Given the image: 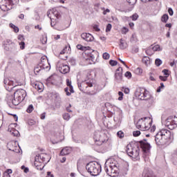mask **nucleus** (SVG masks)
Returning a JSON list of instances; mask_svg holds the SVG:
<instances>
[{"instance_id":"obj_1","label":"nucleus","mask_w":177,"mask_h":177,"mask_svg":"<svg viewBox=\"0 0 177 177\" xmlns=\"http://www.w3.org/2000/svg\"><path fill=\"white\" fill-rule=\"evenodd\" d=\"M174 140V134L167 129H160L155 136V142L158 146H164Z\"/></svg>"},{"instance_id":"obj_2","label":"nucleus","mask_w":177,"mask_h":177,"mask_svg":"<svg viewBox=\"0 0 177 177\" xmlns=\"http://www.w3.org/2000/svg\"><path fill=\"white\" fill-rule=\"evenodd\" d=\"M84 81L81 83H78V88L81 92L86 93V95H95L93 91H91L89 88L93 86V78H92V75L89 72H84L83 75Z\"/></svg>"},{"instance_id":"obj_3","label":"nucleus","mask_w":177,"mask_h":177,"mask_svg":"<svg viewBox=\"0 0 177 177\" xmlns=\"http://www.w3.org/2000/svg\"><path fill=\"white\" fill-rule=\"evenodd\" d=\"M111 167L112 168V171L109 173V175H113V174H117V175H118L120 172H122V174H127L129 169L128 163H119L114 159H111Z\"/></svg>"},{"instance_id":"obj_4","label":"nucleus","mask_w":177,"mask_h":177,"mask_svg":"<svg viewBox=\"0 0 177 177\" xmlns=\"http://www.w3.org/2000/svg\"><path fill=\"white\" fill-rule=\"evenodd\" d=\"M139 144L138 142H131L127 146V153L129 157L134 160H139Z\"/></svg>"},{"instance_id":"obj_5","label":"nucleus","mask_w":177,"mask_h":177,"mask_svg":"<svg viewBox=\"0 0 177 177\" xmlns=\"http://www.w3.org/2000/svg\"><path fill=\"white\" fill-rule=\"evenodd\" d=\"M152 122L153 120L151 118L149 117L142 118L138 121L136 128L140 129V131H149L150 127H151Z\"/></svg>"},{"instance_id":"obj_6","label":"nucleus","mask_w":177,"mask_h":177,"mask_svg":"<svg viewBox=\"0 0 177 177\" xmlns=\"http://www.w3.org/2000/svg\"><path fill=\"white\" fill-rule=\"evenodd\" d=\"M86 169L92 176H97L102 171V166L97 162H91L87 164Z\"/></svg>"},{"instance_id":"obj_7","label":"nucleus","mask_w":177,"mask_h":177,"mask_svg":"<svg viewBox=\"0 0 177 177\" xmlns=\"http://www.w3.org/2000/svg\"><path fill=\"white\" fill-rule=\"evenodd\" d=\"M135 95L140 100H149L151 97L150 92L143 87L138 88Z\"/></svg>"},{"instance_id":"obj_8","label":"nucleus","mask_w":177,"mask_h":177,"mask_svg":"<svg viewBox=\"0 0 177 177\" xmlns=\"http://www.w3.org/2000/svg\"><path fill=\"white\" fill-rule=\"evenodd\" d=\"M93 140L97 146H102L108 140L107 136L103 133H95Z\"/></svg>"},{"instance_id":"obj_9","label":"nucleus","mask_w":177,"mask_h":177,"mask_svg":"<svg viewBox=\"0 0 177 177\" xmlns=\"http://www.w3.org/2000/svg\"><path fill=\"white\" fill-rule=\"evenodd\" d=\"M84 60L86 64H95L96 63V53L95 52L90 53L89 51H85Z\"/></svg>"},{"instance_id":"obj_10","label":"nucleus","mask_w":177,"mask_h":177,"mask_svg":"<svg viewBox=\"0 0 177 177\" xmlns=\"http://www.w3.org/2000/svg\"><path fill=\"white\" fill-rule=\"evenodd\" d=\"M13 6V3L10 0H0V8L4 12L10 10Z\"/></svg>"},{"instance_id":"obj_11","label":"nucleus","mask_w":177,"mask_h":177,"mask_svg":"<svg viewBox=\"0 0 177 177\" xmlns=\"http://www.w3.org/2000/svg\"><path fill=\"white\" fill-rule=\"evenodd\" d=\"M57 67L62 74H67V73H70V66L62 61L58 62Z\"/></svg>"},{"instance_id":"obj_12","label":"nucleus","mask_w":177,"mask_h":177,"mask_svg":"<svg viewBox=\"0 0 177 177\" xmlns=\"http://www.w3.org/2000/svg\"><path fill=\"white\" fill-rule=\"evenodd\" d=\"M7 148L8 150L14 151V153H20V147L16 141H10L7 144Z\"/></svg>"},{"instance_id":"obj_13","label":"nucleus","mask_w":177,"mask_h":177,"mask_svg":"<svg viewBox=\"0 0 177 177\" xmlns=\"http://www.w3.org/2000/svg\"><path fill=\"white\" fill-rule=\"evenodd\" d=\"M165 125L169 129H175L177 125V118L174 117L173 119L169 118L165 121Z\"/></svg>"},{"instance_id":"obj_14","label":"nucleus","mask_w":177,"mask_h":177,"mask_svg":"<svg viewBox=\"0 0 177 177\" xmlns=\"http://www.w3.org/2000/svg\"><path fill=\"white\" fill-rule=\"evenodd\" d=\"M14 96L16 97V99H19L23 102L26 98V96H27V92H26L24 89H18L15 92Z\"/></svg>"},{"instance_id":"obj_15","label":"nucleus","mask_w":177,"mask_h":177,"mask_svg":"<svg viewBox=\"0 0 177 177\" xmlns=\"http://www.w3.org/2000/svg\"><path fill=\"white\" fill-rule=\"evenodd\" d=\"M139 145L142 151L146 153H149V151H150V149H151V146H150V144H149L147 140L140 141Z\"/></svg>"},{"instance_id":"obj_16","label":"nucleus","mask_w":177,"mask_h":177,"mask_svg":"<svg viewBox=\"0 0 177 177\" xmlns=\"http://www.w3.org/2000/svg\"><path fill=\"white\" fill-rule=\"evenodd\" d=\"M70 49H71V48L69 45H66L64 46L63 50L59 53V58L62 59V60H67L66 53H68V52H70Z\"/></svg>"},{"instance_id":"obj_17","label":"nucleus","mask_w":177,"mask_h":177,"mask_svg":"<svg viewBox=\"0 0 177 177\" xmlns=\"http://www.w3.org/2000/svg\"><path fill=\"white\" fill-rule=\"evenodd\" d=\"M81 37L84 41H86V42H93V41H94L95 39V38L92 35H91L90 33H86V32L82 33L81 35Z\"/></svg>"},{"instance_id":"obj_18","label":"nucleus","mask_w":177,"mask_h":177,"mask_svg":"<svg viewBox=\"0 0 177 177\" xmlns=\"http://www.w3.org/2000/svg\"><path fill=\"white\" fill-rule=\"evenodd\" d=\"M15 127L16 125L15 124H11L8 126V132H10L11 135L12 136H19L20 133H19V131H17L16 129H15Z\"/></svg>"},{"instance_id":"obj_19","label":"nucleus","mask_w":177,"mask_h":177,"mask_svg":"<svg viewBox=\"0 0 177 177\" xmlns=\"http://www.w3.org/2000/svg\"><path fill=\"white\" fill-rule=\"evenodd\" d=\"M41 67L42 68H48L49 67V63L48 62V57L46 56H43L41 58Z\"/></svg>"},{"instance_id":"obj_20","label":"nucleus","mask_w":177,"mask_h":177,"mask_svg":"<svg viewBox=\"0 0 177 177\" xmlns=\"http://www.w3.org/2000/svg\"><path fill=\"white\" fill-rule=\"evenodd\" d=\"M104 171L109 175V176H115L117 173H113L112 175L109 174L112 172V167H111V159L109 160V167L107 166L104 167Z\"/></svg>"},{"instance_id":"obj_21","label":"nucleus","mask_w":177,"mask_h":177,"mask_svg":"<svg viewBox=\"0 0 177 177\" xmlns=\"http://www.w3.org/2000/svg\"><path fill=\"white\" fill-rule=\"evenodd\" d=\"M115 78L117 80H122V68L119 67L115 73Z\"/></svg>"},{"instance_id":"obj_22","label":"nucleus","mask_w":177,"mask_h":177,"mask_svg":"<svg viewBox=\"0 0 177 177\" xmlns=\"http://www.w3.org/2000/svg\"><path fill=\"white\" fill-rule=\"evenodd\" d=\"M36 160H38V158H37ZM34 164H35V167L39 171H42L44 169V167H45V164L42 163V162L35 161Z\"/></svg>"},{"instance_id":"obj_23","label":"nucleus","mask_w":177,"mask_h":177,"mask_svg":"<svg viewBox=\"0 0 177 177\" xmlns=\"http://www.w3.org/2000/svg\"><path fill=\"white\" fill-rule=\"evenodd\" d=\"M119 46L120 49H127V48H128V44H127V41L125 40L120 39Z\"/></svg>"},{"instance_id":"obj_24","label":"nucleus","mask_w":177,"mask_h":177,"mask_svg":"<svg viewBox=\"0 0 177 177\" xmlns=\"http://www.w3.org/2000/svg\"><path fill=\"white\" fill-rule=\"evenodd\" d=\"M142 176L144 177H157L154 173L149 171L148 170H145L142 173Z\"/></svg>"},{"instance_id":"obj_25","label":"nucleus","mask_w":177,"mask_h":177,"mask_svg":"<svg viewBox=\"0 0 177 177\" xmlns=\"http://www.w3.org/2000/svg\"><path fill=\"white\" fill-rule=\"evenodd\" d=\"M4 82H5L6 85V84H7V85H8V86H11V87L9 88L10 91H12V88H15V86H17V84H15V82H13V81H12V80H4Z\"/></svg>"},{"instance_id":"obj_26","label":"nucleus","mask_w":177,"mask_h":177,"mask_svg":"<svg viewBox=\"0 0 177 177\" xmlns=\"http://www.w3.org/2000/svg\"><path fill=\"white\" fill-rule=\"evenodd\" d=\"M70 153H71V149L68 147H65L62 149L60 154L61 156H68V154H70Z\"/></svg>"},{"instance_id":"obj_27","label":"nucleus","mask_w":177,"mask_h":177,"mask_svg":"<svg viewBox=\"0 0 177 177\" xmlns=\"http://www.w3.org/2000/svg\"><path fill=\"white\" fill-rule=\"evenodd\" d=\"M39 157L40 158L41 160H42V161L44 164H46V162H49V159L48 158L47 154L41 153V154L39 155Z\"/></svg>"},{"instance_id":"obj_28","label":"nucleus","mask_w":177,"mask_h":177,"mask_svg":"<svg viewBox=\"0 0 177 177\" xmlns=\"http://www.w3.org/2000/svg\"><path fill=\"white\" fill-rule=\"evenodd\" d=\"M65 92L67 96H71V93H74V88L73 87V86H70L69 88L66 87L65 88Z\"/></svg>"},{"instance_id":"obj_29","label":"nucleus","mask_w":177,"mask_h":177,"mask_svg":"<svg viewBox=\"0 0 177 177\" xmlns=\"http://www.w3.org/2000/svg\"><path fill=\"white\" fill-rule=\"evenodd\" d=\"M12 103L14 106H19V104L21 103V101L19 99L16 98L14 95V99L12 100Z\"/></svg>"},{"instance_id":"obj_30","label":"nucleus","mask_w":177,"mask_h":177,"mask_svg":"<svg viewBox=\"0 0 177 177\" xmlns=\"http://www.w3.org/2000/svg\"><path fill=\"white\" fill-rule=\"evenodd\" d=\"M142 63L149 66V64H150V58L149 57H144L142 58Z\"/></svg>"},{"instance_id":"obj_31","label":"nucleus","mask_w":177,"mask_h":177,"mask_svg":"<svg viewBox=\"0 0 177 177\" xmlns=\"http://www.w3.org/2000/svg\"><path fill=\"white\" fill-rule=\"evenodd\" d=\"M134 73L137 75H142V74H143V69H142V68L138 67L135 69Z\"/></svg>"},{"instance_id":"obj_32","label":"nucleus","mask_w":177,"mask_h":177,"mask_svg":"<svg viewBox=\"0 0 177 177\" xmlns=\"http://www.w3.org/2000/svg\"><path fill=\"white\" fill-rule=\"evenodd\" d=\"M168 19H169V17L168 16V15L165 14L162 15L161 20L162 23H167V21H168Z\"/></svg>"},{"instance_id":"obj_33","label":"nucleus","mask_w":177,"mask_h":177,"mask_svg":"<svg viewBox=\"0 0 177 177\" xmlns=\"http://www.w3.org/2000/svg\"><path fill=\"white\" fill-rule=\"evenodd\" d=\"M117 136L118 138H119L120 139H122L124 136H125V133H123L122 131H119L117 133Z\"/></svg>"},{"instance_id":"obj_34","label":"nucleus","mask_w":177,"mask_h":177,"mask_svg":"<svg viewBox=\"0 0 177 177\" xmlns=\"http://www.w3.org/2000/svg\"><path fill=\"white\" fill-rule=\"evenodd\" d=\"M26 111L30 114L34 111V106L32 104H30L28 106V109H26Z\"/></svg>"},{"instance_id":"obj_35","label":"nucleus","mask_w":177,"mask_h":177,"mask_svg":"<svg viewBox=\"0 0 177 177\" xmlns=\"http://www.w3.org/2000/svg\"><path fill=\"white\" fill-rule=\"evenodd\" d=\"M152 50L153 52H157L161 50V48H160V45L157 44L152 47Z\"/></svg>"},{"instance_id":"obj_36","label":"nucleus","mask_w":177,"mask_h":177,"mask_svg":"<svg viewBox=\"0 0 177 177\" xmlns=\"http://www.w3.org/2000/svg\"><path fill=\"white\" fill-rule=\"evenodd\" d=\"M129 32V29H128V28H127L125 26L122 27V29H121L122 34H124L125 35V34H127Z\"/></svg>"},{"instance_id":"obj_37","label":"nucleus","mask_w":177,"mask_h":177,"mask_svg":"<svg viewBox=\"0 0 177 177\" xmlns=\"http://www.w3.org/2000/svg\"><path fill=\"white\" fill-rule=\"evenodd\" d=\"M155 64H156V66H157V67H160V66H161V64H162V61H161V59H156L155 60Z\"/></svg>"},{"instance_id":"obj_38","label":"nucleus","mask_w":177,"mask_h":177,"mask_svg":"<svg viewBox=\"0 0 177 177\" xmlns=\"http://www.w3.org/2000/svg\"><path fill=\"white\" fill-rule=\"evenodd\" d=\"M19 45L21 50H23L26 48V43H24V41L19 42Z\"/></svg>"},{"instance_id":"obj_39","label":"nucleus","mask_w":177,"mask_h":177,"mask_svg":"<svg viewBox=\"0 0 177 177\" xmlns=\"http://www.w3.org/2000/svg\"><path fill=\"white\" fill-rule=\"evenodd\" d=\"M102 57L103 59H104V60H109V59H110V54H109L108 53H104L102 55Z\"/></svg>"},{"instance_id":"obj_40","label":"nucleus","mask_w":177,"mask_h":177,"mask_svg":"<svg viewBox=\"0 0 177 177\" xmlns=\"http://www.w3.org/2000/svg\"><path fill=\"white\" fill-rule=\"evenodd\" d=\"M118 95H119V97L118 98V100H122V99H124V93H122V91H119L118 92Z\"/></svg>"},{"instance_id":"obj_41","label":"nucleus","mask_w":177,"mask_h":177,"mask_svg":"<svg viewBox=\"0 0 177 177\" xmlns=\"http://www.w3.org/2000/svg\"><path fill=\"white\" fill-rule=\"evenodd\" d=\"M63 118H64V120H66V121H68V120H70V114L64 113L63 115Z\"/></svg>"},{"instance_id":"obj_42","label":"nucleus","mask_w":177,"mask_h":177,"mask_svg":"<svg viewBox=\"0 0 177 177\" xmlns=\"http://www.w3.org/2000/svg\"><path fill=\"white\" fill-rule=\"evenodd\" d=\"M112 26L111 24H109L107 26H106V32H109L110 31H111V28H112Z\"/></svg>"},{"instance_id":"obj_43","label":"nucleus","mask_w":177,"mask_h":177,"mask_svg":"<svg viewBox=\"0 0 177 177\" xmlns=\"http://www.w3.org/2000/svg\"><path fill=\"white\" fill-rule=\"evenodd\" d=\"M159 80H160V81L165 82L168 80V76H159Z\"/></svg>"},{"instance_id":"obj_44","label":"nucleus","mask_w":177,"mask_h":177,"mask_svg":"<svg viewBox=\"0 0 177 177\" xmlns=\"http://www.w3.org/2000/svg\"><path fill=\"white\" fill-rule=\"evenodd\" d=\"M109 64L112 66H117L118 64V62L117 61H114V60H110L109 61Z\"/></svg>"},{"instance_id":"obj_45","label":"nucleus","mask_w":177,"mask_h":177,"mask_svg":"<svg viewBox=\"0 0 177 177\" xmlns=\"http://www.w3.org/2000/svg\"><path fill=\"white\" fill-rule=\"evenodd\" d=\"M124 75L127 78H132V73H131V72H129V71L126 72Z\"/></svg>"},{"instance_id":"obj_46","label":"nucleus","mask_w":177,"mask_h":177,"mask_svg":"<svg viewBox=\"0 0 177 177\" xmlns=\"http://www.w3.org/2000/svg\"><path fill=\"white\" fill-rule=\"evenodd\" d=\"M167 69H164L162 73H163L164 75H166V77H169V73Z\"/></svg>"},{"instance_id":"obj_47","label":"nucleus","mask_w":177,"mask_h":177,"mask_svg":"<svg viewBox=\"0 0 177 177\" xmlns=\"http://www.w3.org/2000/svg\"><path fill=\"white\" fill-rule=\"evenodd\" d=\"M140 135V131H136L133 132V136L134 137L139 136Z\"/></svg>"},{"instance_id":"obj_48","label":"nucleus","mask_w":177,"mask_h":177,"mask_svg":"<svg viewBox=\"0 0 177 177\" xmlns=\"http://www.w3.org/2000/svg\"><path fill=\"white\" fill-rule=\"evenodd\" d=\"M139 17V15L138 14H134L131 16V19L133 21H136V20Z\"/></svg>"},{"instance_id":"obj_49","label":"nucleus","mask_w":177,"mask_h":177,"mask_svg":"<svg viewBox=\"0 0 177 177\" xmlns=\"http://www.w3.org/2000/svg\"><path fill=\"white\" fill-rule=\"evenodd\" d=\"M37 158L38 159L37 162H41L42 164H45L41 159L39 157V156H36L35 158V161H37Z\"/></svg>"},{"instance_id":"obj_50","label":"nucleus","mask_w":177,"mask_h":177,"mask_svg":"<svg viewBox=\"0 0 177 177\" xmlns=\"http://www.w3.org/2000/svg\"><path fill=\"white\" fill-rule=\"evenodd\" d=\"M130 5H135L138 0H127Z\"/></svg>"},{"instance_id":"obj_51","label":"nucleus","mask_w":177,"mask_h":177,"mask_svg":"<svg viewBox=\"0 0 177 177\" xmlns=\"http://www.w3.org/2000/svg\"><path fill=\"white\" fill-rule=\"evenodd\" d=\"M84 46H83L81 44H77V48L79 49V50H84Z\"/></svg>"},{"instance_id":"obj_52","label":"nucleus","mask_w":177,"mask_h":177,"mask_svg":"<svg viewBox=\"0 0 177 177\" xmlns=\"http://www.w3.org/2000/svg\"><path fill=\"white\" fill-rule=\"evenodd\" d=\"M168 13L170 16H174V10H172V8H169L168 9Z\"/></svg>"},{"instance_id":"obj_53","label":"nucleus","mask_w":177,"mask_h":177,"mask_svg":"<svg viewBox=\"0 0 177 177\" xmlns=\"http://www.w3.org/2000/svg\"><path fill=\"white\" fill-rule=\"evenodd\" d=\"M66 85L67 86H73V85H71V80H70V79H66Z\"/></svg>"},{"instance_id":"obj_54","label":"nucleus","mask_w":177,"mask_h":177,"mask_svg":"<svg viewBox=\"0 0 177 177\" xmlns=\"http://www.w3.org/2000/svg\"><path fill=\"white\" fill-rule=\"evenodd\" d=\"M151 132H155L156 131V126L153 125L152 127L151 126L150 128L149 129Z\"/></svg>"},{"instance_id":"obj_55","label":"nucleus","mask_w":177,"mask_h":177,"mask_svg":"<svg viewBox=\"0 0 177 177\" xmlns=\"http://www.w3.org/2000/svg\"><path fill=\"white\" fill-rule=\"evenodd\" d=\"M18 39H19V41H24V36L19 35L18 36Z\"/></svg>"},{"instance_id":"obj_56","label":"nucleus","mask_w":177,"mask_h":177,"mask_svg":"<svg viewBox=\"0 0 177 177\" xmlns=\"http://www.w3.org/2000/svg\"><path fill=\"white\" fill-rule=\"evenodd\" d=\"M46 116V113H43L40 115L41 120H45V117Z\"/></svg>"},{"instance_id":"obj_57","label":"nucleus","mask_w":177,"mask_h":177,"mask_svg":"<svg viewBox=\"0 0 177 177\" xmlns=\"http://www.w3.org/2000/svg\"><path fill=\"white\" fill-rule=\"evenodd\" d=\"M35 89H38V91H42V87L39 86V84H36L35 86Z\"/></svg>"},{"instance_id":"obj_58","label":"nucleus","mask_w":177,"mask_h":177,"mask_svg":"<svg viewBox=\"0 0 177 177\" xmlns=\"http://www.w3.org/2000/svg\"><path fill=\"white\" fill-rule=\"evenodd\" d=\"M129 26L130 28H131V30H133V27L135 26V24H133V22H130L129 24Z\"/></svg>"},{"instance_id":"obj_59","label":"nucleus","mask_w":177,"mask_h":177,"mask_svg":"<svg viewBox=\"0 0 177 177\" xmlns=\"http://www.w3.org/2000/svg\"><path fill=\"white\" fill-rule=\"evenodd\" d=\"M130 90L128 88H125L124 90V93H126V95H128V93H129Z\"/></svg>"},{"instance_id":"obj_60","label":"nucleus","mask_w":177,"mask_h":177,"mask_svg":"<svg viewBox=\"0 0 177 177\" xmlns=\"http://www.w3.org/2000/svg\"><path fill=\"white\" fill-rule=\"evenodd\" d=\"M46 177H55V176H53V174H52L50 171H48Z\"/></svg>"},{"instance_id":"obj_61","label":"nucleus","mask_w":177,"mask_h":177,"mask_svg":"<svg viewBox=\"0 0 177 177\" xmlns=\"http://www.w3.org/2000/svg\"><path fill=\"white\" fill-rule=\"evenodd\" d=\"M52 15H54L57 19H59V15L57 14V12H52Z\"/></svg>"},{"instance_id":"obj_62","label":"nucleus","mask_w":177,"mask_h":177,"mask_svg":"<svg viewBox=\"0 0 177 177\" xmlns=\"http://www.w3.org/2000/svg\"><path fill=\"white\" fill-rule=\"evenodd\" d=\"M13 30H14V32H19V27L17 26H15Z\"/></svg>"},{"instance_id":"obj_63","label":"nucleus","mask_w":177,"mask_h":177,"mask_svg":"<svg viewBox=\"0 0 177 177\" xmlns=\"http://www.w3.org/2000/svg\"><path fill=\"white\" fill-rule=\"evenodd\" d=\"M3 177H10V174H9V173H8V172H5L3 174Z\"/></svg>"},{"instance_id":"obj_64","label":"nucleus","mask_w":177,"mask_h":177,"mask_svg":"<svg viewBox=\"0 0 177 177\" xmlns=\"http://www.w3.org/2000/svg\"><path fill=\"white\" fill-rule=\"evenodd\" d=\"M18 17L23 20L24 19V14H20Z\"/></svg>"}]
</instances>
